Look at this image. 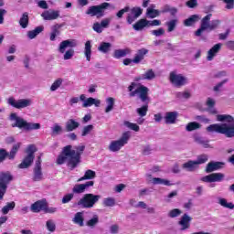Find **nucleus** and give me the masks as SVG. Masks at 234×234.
<instances>
[{
    "instance_id": "obj_32",
    "label": "nucleus",
    "mask_w": 234,
    "mask_h": 234,
    "mask_svg": "<svg viewBox=\"0 0 234 234\" xmlns=\"http://www.w3.org/2000/svg\"><path fill=\"white\" fill-rule=\"evenodd\" d=\"M72 222L73 224H77V226L83 228L85 226V218H83V212H77L74 215V218H72Z\"/></svg>"
},
{
    "instance_id": "obj_63",
    "label": "nucleus",
    "mask_w": 234,
    "mask_h": 234,
    "mask_svg": "<svg viewBox=\"0 0 234 234\" xmlns=\"http://www.w3.org/2000/svg\"><path fill=\"white\" fill-rule=\"evenodd\" d=\"M151 34L155 36V37H160V36H164V34H165V30L163 27H160L158 29L152 30Z\"/></svg>"
},
{
    "instance_id": "obj_50",
    "label": "nucleus",
    "mask_w": 234,
    "mask_h": 234,
    "mask_svg": "<svg viewBox=\"0 0 234 234\" xmlns=\"http://www.w3.org/2000/svg\"><path fill=\"white\" fill-rule=\"evenodd\" d=\"M15 207H16V202L12 201V202L6 203V205L2 208L3 215H8V212L14 210Z\"/></svg>"
},
{
    "instance_id": "obj_51",
    "label": "nucleus",
    "mask_w": 234,
    "mask_h": 234,
    "mask_svg": "<svg viewBox=\"0 0 234 234\" xmlns=\"http://www.w3.org/2000/svg\"><path fill=\"white\" fill-rule=\"evenodd\" d=\"M107 106L105 108V112L109 113L114 109V98L109 97L106 99Z\"/></svg>"
},
{
    "instance_id": "obj_36",
    "label": "nucleus",
    "mask_w": 234,
    "mask_h": 234,
    "mask_svg": "<svg viewBox=\"0 0 234 234\" xmlns=\"http://www.w3.org/2000/svg\"><path fill=\"white\" fill-rule=\"evenodd\" d=\"M197 21H200V16L198 15H192L190 17L186 18L184 21L185 27H193L195 23H197Z\"/></svg>"
},
{
    "instance_id": "obj_34",
    "label": "nucleus",
    "mask_w": 234,
    "mask_h": 234,
    "mask_svg": "<svg viewBox=\"0 0 234 234\" xmlns=\"http://www.w3.org/2000/svg\"><path fill=\"white\" fill-rule=\"evenodd\" d=\"M19 149H21V143L15 144L10 152H7L8 160H15L16 154H17V151H19Z\"/></svg>"
},
{
    "instance_id": "obj_35",
    "label": "nucleus",
    "mask_w": 234,
    "mask_h": 234,
    "mask_svg": "<svg viewBox=\"0 0 234 234\" xmlns=\"http://www.w3.org/2000/svg\"><path fill=\"white\" fill-rule=\"evenodd\" d=\"M131 50L129 48H124V49H115L113 52V58L115 59H120L122 58H125L127 54H130Z\"/></svg>"
},
{
    "instance_id": "obj_38",
    "label": "nucleus",
    "mask_w": 234,
    "mask_h": 234,
    "mask_svg": "<svg viewBox=\"0 0 234 234\" xmlns=\"http://www.w3.org/2000/svg\"><path fill=\"white\" fill-rule=\"evenodd\" d=\"M218 204L226 209H234V204L232 202H228V199L224 197H218Z\"/></svg>"
},
{
    "instance_id": "obj_24",
    "label": "nucleus",
    "mask_w": 234,
    "mask_h": 234,
    "mask_svg": "<svg viewBox=\"0 0 234 234\" xmlns=\"http://www.w3.org/2000/svg\"><path fill=\"white\" fill-rule=\"evenodd\" d=\"M194 142L197 144V145H201L204 149H211V144H209V140L206 137H202L198 134L194 135Z\"/></svg>"
},
{
    "instance_id": "obj_54",
    "label": "nucleus",
    "mask_w": 234,
    "mask_h": 234,
    "mask_svg": "<svg viewBox=\"0 0 234 234\" xmlns=\"http://www.w3.org/2000/svg\"><path fill=\"white\" fill-rule=\"evenodd\" d=\"M123 125H125V127H128V129H131V131H134L135 133H138L140 131V126H138V124L134 122L124 121Z\"/></svg>"
},
{
    "instance_id": "obj_56",
    "label": "nucleus",
    "mask_w": 234,
    "mask_h": 234,
    "mask_svg": "<svg viewBox=\"0 0 234 234\" xmlns=\"http://www.w3.org/2000/svg\"><path fill=\"white\" fill-rule=\"evenodd\" d=\"M62 84H63V79L59 78V79L56 80L52 83V85H51V87H50L51 92H54V91H56L57 90H58V89L61 87Z\"/></svg>"
},
{
    "instance_id": "obj_33",
    "label": "nucleus",
    "mask_w": 234,
    "mask_h": 234,
    "mask_svg": "<svg viewBox=\"0 0 234 234\" xmlns=\"http://www.w3.org/2000/svg\"><path fill=\"white\" fill-rule=\"evenodd\" d=\"M44 30H45V27L38 26L34 30L27 32V37L29 39H34L36 38V37L39 36V34H41V32H43Z\"/></svg>"
},
{
    "instance_id": "obj_23",
    "label": "nucleus",
    "mask_w": 234,
    "mask_h": 234,
    "mask_svg": "<svg viewBox=\"0 0 234 234\" xmlns=\"http://www.w3.org/2000/svg\"><path fill=\"white\" fill-rule=\"evenodd\" d=\"M156 78V73H154V70L148 69L144 74H142L139 77H136L134 79V81H142V80H146L147 81H152V80H154Z\"/></svg>"
},
{
    "instance_id": "obj_59",
    "label": "nucleus",
    "mask_w": 234,
    "mask_h": 234,
    "mask_svg": "<svg viewBox=\"0 0 234 234\" xmlns=\"http://www.w3.org/2000/svg\"><path fill=\"white\" fill-rule=\"evenodd\" d=\"M46 228L48 230H49L51 233H54L56 231V223H54V220L48 219L46 222Z\"/></svg>"
},
{
    "instance_id": "obj_48",
    "label": "nucleus",
    "mask_w": 234,
    "mask_h": 234,
    "mask_svg": "<svg viewBox=\"0 0 234 234\" xmlns=\"http://www.w3.org/2000/svg\"><path fill=\"white\" fill-rule=\"evenodd\" d=\"M148 111H149V105H147V104L143 105L142 107L136 109V112H137L138 116H140L141 118L147 116Z\"/></svg>"
},
{
    "instance_id": "obj_6",
    "label": "nucleus",
    "mask_w": 234,
    "mask_h": 234,
    "mask_svg": "<svg viewBox=\"0 0 234 234\" xmlns=\"http://www.w3.org/2000/svg\"><path fill=\"white\" fill-rule=\"evenodd\" d=\"M111 6V4L104 2L97 5H90L86 10V16H90V17H97V19H101V17L105 16V10H107Z\"/></svg>"
},
{
    "instance_id": "obj_11",
    "label": "nucleus",
    "mask_w": 234,
    "mask_h": 234,
    "mask_svg": "<svg viewBox=\"0 0 234 234\" xmlns=\"http://www.w3.org/2000/svg\"><path fill=\"white\" fill-rule=\"evenodd\" d=\"M8 105L14 107L15 109H25L32 105V100L30 99H19L16 100L14 97H9L7 100Z\"/></svg>"
},
{
    "instance_id": "obj_12",
    "label": "nucleus",
    "mask_w": 234,
    "mask_h": 234,
    "mask_svg": "<svg viewBox=\"0 0 234 234\" xmlns=\"http://www.w3.org/2000/svg\"><path fill=\"white\" fill-rule=\"evenodd\" d=\"M169 80L175 87H184L187 83V78L182 74H176L175 71L170 73Z\"/></svg>"
},
{
    "instance_id": "obj_16",
    "label": "nucleus",
    "mask_w": 234,
    "mask_h": 234,
    "mask_svg": "<svg viewBox=\"0 0 234 234\" xmlns=\"http://www.w3.org/2000/svg\"><path fill=\"white\" fill-rule=\"evenodd\" d=\"M211 14L207 15L205 17L201 20V26L195 32L196 37H200L202 34L205 32V30H209V21H211Z\"/></svg>"
},
{
    "instance_id": "obj_19",
    "label": "nucleus",
    "mask_w": 234,
    "mask_h": 234,
    "mask_svg": "<svg viewBox=\"0 0 234 234\" xmlns=\"http://www.w3.org/2000/svg\"><path fill=\"white\" fill-rule=\"evenodd\" d=\"M226 163L218 161H211L206 166V173H214V171H219V169H224Z\"/></svg>"
},
{
    "instance_id": "obj_53",
    "label": "nucleus",
    "mask_w": 234,
    "mask_h": 234,
    "mask_svg": "<svg viewBox=\"0 0 234 234\" xmlns=\"http://www.w3.org/2000/svg\"><path fill=\"white\" fill-rule=\"evenodd\" d=\"M209 160V155L203 154L197 156V160L195 161L197 167L198 165H202V164H206Z\"/></svg>"
},
{
    "instance_id": "obj_2",
    "label": "nucleus",
    "mask_w": 234,
    "mask_h": 234,
    "mask_svg": "<svg viewBox=\"0 0 234 234\" xmlns=\"http://www.w3.org/2000/svg\"><path fill=\"white\" fill-rule=\"evenodd\" d=\"M217 121L222 123H214L207 127V133H218L225 138H234V117L229 114H218Z\"/></svg>"
},
{
    "instance_id": "obj_57",
    "label": "nucleus",
    "mask_w": 234,
    "mask_h": 234,
    "mask_svg": "<svg viewBox=\"0 0 234 234\" xmlns=\"http://www.w3.org/2000/svg\"><path fill=\"white\" fill-rule=\"evenodd\" d=\"M176 98L178 100H189L191 93L189 91H179L176 93Z\"/></svg>"
},
{
    "instance_id": "obj_44",
    "label": "nucleus",
    "mask_w": 234,
    "mask_h": 234,
    "mask_svg": "<svg viewBox=\"0 0 234 234\" xmlns=\"http://www.w3.org/2000/svg\"><path fill=\"white\" fill-rule=\"evenodd\" d=\"M160 16V11L158 9L147 8L146 9V17L148 19H154Z\"/></svg>"
},
{
    "instance_id": "obj_60",
    "label": "nucleus",
    "mask_w": 234,
    "mask_h": 234,
    "mask_svg": "<svg viewBox=\"0 0 234 234\" xmlns=\"http://www.w3.org/2000/svg\"><path fill=\"white\" fill-rule=\"evenodd\" d=\"M94 130V125L89 124L84 126L82 129L81 136H87V134H90L91 131Z\"/></svg>"
},
{
    "instance_id": "obj_9",
    "label": "nucleus",
    "mask_w": 234,
    "mask_h": 234,
    "mask_svg": "<svg viewBox=\"0 0 234 234\" xmlns=\"http://www.w3.org/2000/svg\"><path fill=\"white\" fill-rule=\"evenodd\" d=\"M14 180V176L10 172H1L0 173V200H3L6 189H8V184Z\"/></svg>"
},
{
    "instance_id": "obj_5",
    "label": "nucleus",
    "mask_w": 234,
    "mask_h": 234,
    "mask_svg": "<svg viewBox=\"0 0 234 234\" xmlns=\"http://www.w3.org/2000/svg\"><path fill=\"white\" fill-rule=\"evenodd\" d=\"M136 82H132L131 85L128 87V90L130 92L129 96L131 98H134L136 94H138L140 100L142 101H147L149 100V88L144 85H140L136 90L134 88L137 86Z\"/></svg>"
},
{
    "instance_id": "obj_52",
    "label": "nucleus",
    "mask_w": 234,
    "mask_h": 234,
    "mask_svg": "<svg viewBox=\"0 0 234 234\" xmlns=\"http://www.w3.org/2000/svg\"><path fill=\"white\" fill-rule=\"evenodd\" d=\"M200 127H201L200 123H198L197 122H189L188 124H186V130L188 133H191L192 131H197V129H200Z\"/></svg>"
},
{
    "instance_id": "obj_27",
    "label": "nucleus",
    "mask_w": 234,
    "mask_h": 234,
    "mask_svg": "<svg viewBox=\"0 0 234 234\" xmlns=\"http://www.w3.org/2000/svg\"><path fill=\"white\" fill-rule=\"evenodd\" d=\"M222 48V44L218 43L214 45L207 52V61H212V59L220 52V49Z\"/></svg>"
},
{
    "instance_id": "obj_41",
    "label": "nucleus",
    "mask_w": 234,
    "mask_h": 234,
    "mask_svg": "<svg viewBox=\"0 0 234 234\" xmlns=\"http://www.w3.org/2000/svg\"><path fill=\"white\" fill-rule=\"evenodd\" d=\"M98 224H100V216H98V214H94L93 217L86 222V226L91 229L96 228Z\"/></svg>"
},
{
    "instance_id": "obj_29",
    "label": "nucleus",
    "mask_w": 234,
    "mask_h": 234,
    "mask_svg": "<svg viewBox=\"0 0 234 234\" xmlns=\"http://www.w3.org/2000/svg\"><path fill=\"white\" fill-rule=\"evenodd\" d=\"M80 127V122L74 119H69L65 123V130L67 133H72Z\"/></svg>"
},
{
    "instance_id": "obj_31",
    "label": "nucleus",
    "mask_w": 234,
    "mask_h": 234,
    "mask_svg": "<svg viewBox=\"0 0 234 234\" xmlns=\"http://www.w3.org/2000/svg\"><path fill=\"white\" fill-rule=\"evenodd\" d=\"M182 169H185V171H188L189 173H193V171H197V169H198V166L196 161L189 160L182 165Z\"/></svg>"
},
{
    "instance_id": "obj_26",
    "label": "nucleus",
    "mask_w": 234,
    "mask_h": 234,
    "mask_svg": "<svg viewBox=\"0 0 234 234\" xmlns=\"http://www.w3.org/2000/svg\"><path fill=\"white\" fill-rule=\"evenodd\" d=\"M65 27V23L62 24H55L51 27V33L49 39L50 41H56V37L61 34V31H59V28H63Z\"/></svg>"
},
{
    "instance_id": "obj_39",
    "label": "nucleus",
    "mask_w": 234,
    "mask_h": 234,
    "mask_svg": "<svg viewBox=\"0 0 234 234\" xmlns=\"http://www.w3.org/2000/svg\"><path fill=\"white\" fill-rule=\"evenodd\" d=\"M111 48H112V44L110 42H101L98 47L99 52H102V54H108V52H111Z\"/></svg>"
},
{
    "instance_id": "obj_18",
    "label": "nucleus",
    "mask_w": 234,
    "mask_h": 234,
    "mask_svg": "<svg viewBox=\"0 0 234 234\" xmlns=\"http://www.w3.org/2000/svg\"><path fill=\"white\" fill-rule=\"evenodd\" d=\"M78 47V40L76 39H67L60 42L58 47V52L60 54H65L67 48H74Z\"/></svg>"
},
{
    "instance_id": "obj_45",
    "label": "nucleus",
    "mask_w": 234,
    "mask_h": 234,
    "mask_svg": "<svg viewBox=\"0 0 234 234\" xmlns=\"http://www.w3.org/2000/svg\"><path fill=\"white\" fill-rule=\"evenodd\" d=\"M176 25H178L177 18L165 22V27H167V32H174V30L176 28Z\"/></svg>"
},
{
    "instance_id": "obj_64",
    "label": "nucleus",
    "mask_w": 234,
    "mask_h": 234,
    "mask_svg": "<svg viewBox=\"0 0 234 234\" xmlns=\"http://www.w3.org/2000/svg\"><path fill=\"white\" fill-rule=\"evenodd\" d=\"M72 198H74V194H73V192L65 195V196L62 197L61 202H62V204H69V202H70V200H72Z\"/></svg>"
},
{
    "instance_id": "obj_30",
    "label": "nucleus",
    "mask_w": 234,
    "mask_h": 234,
    "mask_svg": "<svg viewBox=\"0 0 234 234\" xmlns=\"http://www.w3.org/2000/svg\"><path fill=\"white\" fill-rule=\"evenodd\" d=\"M101 104V101L100 100L90 97L86 99V101H84V102L82 103V107L84 109H87V107H92V105H95V107H100Z\"/></svg>"
},
{
    "instance_id": "obj_7",
    "label": "nucleus",
    "mask_w": 234,
    "mask_h": 234,
    "mask_svg": "<svg viewBox=\"0 0 234 234\" xmlns=\"http://www.w3.org/2000/svg\"><path fill=\"white\" fill-rule=\"evenodd\" d=\"M131 138V133L125 132L122 133V137L118 140L112 141L108 146L109 151L111 153H118L123 147L126 145V144L129 143V140Z\"/></svg>"
},
{
    "instance_id": "obj_15",
    "label": "nucleus",
    "mask_w": 234,
    "mask_h": 234,
    "mask_svg": "<svg viewBox=\"0 0 234 234\" xmlns=\"http://www.w3.org/2000/svg\"><path fill=\"white\" fill-rule=\"evenodd\" d=\"M226 176L222 173H212L208 176L201 177V182H206L207 184H213V182H222Z\"/></svg>"
},
{
    "instance_id": "obj_25",
    "label": "nucleus",
    "mask_w": 234,
    "mask_h": 234,
    "mask_svg": "<svg viewBox=\"0 0 234 234\" xmlns=\"http://www.w3.org/2000/svg\"><path fill=\"white\" fill-rule=\"evenodd\" d=\"M147 54H149V49H147V48L138 49L137 53L135 54L133 59V63L138 64L141 61H144V59H145V56H147Z\"/></svg>"
},
{
    "instance_id": "obj_20",
    "label": "nucleus",
    "mask_w": 234,
    "mask_h": 234,
    "mask_svg": "<svg viewBox=\"0 0 234 234\" xmlns=\"http://www.w3.org/2000/svg\"><path fill=\"white\" fill-rule=\"evenodd\" d=\"M41 17L44 19V21H54L59 17V10H45L42 12Z\"/></svg>"
},
{
    "instance_id": "obj_28",
    "label": "nucleus",
    "mask_w": 234,
    "mask_h": 234,
    "mask_svg": "<svg viewBox=\"0 0 234 234\" xmlns=\"http://www.w3.org/2000/svg\"><path fill=\"white\" fill-rule=\"evenodd\" d=\"M176 118H178V112H168L165 113V122L167 125H173L176 123Z\"/></svg>"
},
{
    "instance_id": "obj_46",
    "label": "nucleus",
    "mask_w": 234,
    "mask_h": 234,
    "mask_svg": "<svg viewBox=\"0 0 234 234\" xmlns=\"http://www.w3.org/2000/svg\"><path fill=\"white\" fill-rule=\"evenodd\" d=\"M104 207H114L116 206V199L114 197H106L102 201Z\"/></svg>"
},
{
    "instance_id": "obj_62",
    "label": "nucleus",
    "mask_w": 234,
    "mask_h": 234,
    "mask_svg": "<svg viewBox=\"0 0 234 234\" xmlns=\"http://www.w3.org/2000/svg\"><path fill=\"white\" fill-rule=\"evenodd\" d=\"M160 25H162V21L158 19H154V20L146 19V27H160Z\"/></svg>"
},
{
    "instance_id": "obj_61",
    "label": "nucleus",
    "mask_w": 234,
    "mask_h": 234,
    "mask_svg": "<svg viewBox=\"0 0 234 234\" xmlns=\"http://www.w3.org/2000/svg\"><path fill=\"white\" fill-rule=\"evenodd\" d=\"M8 158V152L5 148H0V164Z\"/></svg>"
},
{
    "instance_id": "obj_42",
    "label": "nucleus",
    "mask_w": 234,
    "mask_h": 234,
    "mask_svg": "<svg viewBox=\"0 0 234 234\" xmlns=\"http://www.w3.org/2000/svg\"><path fill=\"white\" fill-rule=\"evenodd\" d=\"M96 176V172L93 170H87L84 173V176L78 179V182H83V180H93V178Z\"/></svg>"
},
{
    "instance_id": "obj_49",
    "label": "nucleus",
    "mask_w": 234,
    "mask_h": 234,
    "mask_svg": "<svg viewBox=\"0 0 234 234\" xmlns=\"http://www.w3.org/2000/svg\"><path fill=\"white\" fill-rule=\"evenodd\" d=\"M63 133V127L61 125L55 123L53 127H51V136H58Z\"/></svg>"
},
{
    "instance_id": "obj_14",
    "label": "nucleus",
    "mask_w": 234,
    "mask_h": 234,
    "mask_svg": "<svg viewBox=\"0 0 234 234\" xmlns=\"http://www.w3.org/2000/svg\"><path fill=\"white\" fill-rule=\"evenodd\" d=\"M145 176L147 184H153L154 186H173L167 179L153 177V175L151 174H146Z\"/></svg>"
},
{
    "instance_id": "obj_55",
    "label": "nucleus",
    "mask_w": 234,
    "mask_h": 234,
    "mask_svg": "<svg viewBox=\"0 0 234 234\" xmlns=\"http://www.w3.org/2000/svg\"><path fill=\"white\" fill-rule=\"evenodd\" d=\"M141 154L143 156H149V154H153V146L151 144H146L142 147Z\"/></svg>"
},
{
    "instance_id": "obj_47",
    "label": "nucleus",
    "mask_w": 234,
    "mask_h": 234,
    "mask_svg": "<svg viewBox=\"0 0 234 234\" xmlns=\"http://www.w3.org/2000/svg\"><path fill=\"white\" fill-rule=\"evenodd\" d=\"M19 25L22 28H27L28 27V13H23L19 20Z\"/></svg>"
},
{
    "instance_id": "obj_22",
    "label": "nucleus",
    "mask_w": 234,
    "mask_h": 234,
    "mask_svg": "<svg viewBox=\"0 0 234 234\" xmlns=\"http://www.w3.org/2000/svg\"><path fill=\"white\" fill-rule=\"evenodd\" d=\"M47 206V200L42 199L33 203L30 207L32 213H41V211L45 212V207Z\"/></svg>"
},
{
    "instance_id": "obj_21",
    "label": "nucleus",
    "mask_w": 234,
    "mask_h": 234,
    "mask_svg": "<svg viewBox=\"0 0 234 234\" xmlns=\"http://www.w3.org/2000/svg\"><path fill=\"white\" fill-rule=\"evenodd\" d=\"M191 220L193 218L187 214H184L181 217V219L178 221V224L181 226L180 231H186L191 228Z\"/></svg>"
},
{
    "instance_id": "obj_58",
    "label": "nucleus",
    "mask_w": 234,
    "mask_h": 234,
    "mask_svg": "<svg viewBox=\"0 0 234 234\" xmlns=\"http://www.w3.org/2000/svg\"><path fill=\"white\" fill-rule=\"evenodd\" d=\"M180 215H182L180 208H174L167 213L169 218H176V217H180Z\"/></svg>"
},
{
    "instance_id": "obj_13",
    "label": "nucleus",
    "mask_w": 234,
    "mask_h": 234,
    "mask_svg": "<svg viewBox=\"0 0 234 234\" xmlns=\"http://www.w3.org/2000/svg\"><path fill=\"white\" fill-rule=\"evenodd\" d=\"M128 12L126 21L128 25H133V23L144 14V9H142V7H133Z\"/></svg>"
},
{
    "instance_id": "obj_40",
    "label": "nucleus",
    "mask_w": 234,
    "mask_h": 234,
    "mask_svg": "<svg viewBox=\"0 0 234 234\" xmlns=\"http://www.w3.org/2000/svg\"><path fill=\"white\" fill-rule=\"evenodd\" d=\"M145 27H147V22L145 18H142L133 25V30H136V32H140V30H144Z\"/></svg>"
},
{
    "instance_id": "obj_10",
    "label": "nucleus",
    "mask_w": 234,
    "mask_h": 234,
    "mask_svg": "<svg viewBox=\"0 0 234 234\" xmlns=\"http://www.w3.org/2000/svg\"><path fill=\"white\" fill-rule=\"evenodd\" d=\"M41 156L42 154L37 156L35 162V166L33 168V177H32L33 182H41L45 180V177L43 176V168L41 167V162H42Z\"/></svg>"
},
{
    "instance_id": "obj_8",
    "label": "nucleus",
    "mask_w": 234,
    "mask_h": 234,
    "mask_svg": "<svg viewBox=\"0 0 234 234\" xmlns=\"http://www.w3.org/2000/svg\"><path fill=\"white\" fill-rule=\"evenodd\" d=\"M37 151L35 145L30 144L26 153H27V156L23 159L22 163L18 165L19 169H28L32 164H34V158L36 155L34 154Z\"/></svg>"
},
{
    "instance_id": "obj_43",
    "label": "nucleus",
    "mask_w": 234,
    "mask_h": 234,
    "mask_svg": "<svg viewBox=\"0 0 234 234\" xmlns=\"http://www.w3.org/2000/svg\"><path fill=\"white\" fill-rule=\"evenodd\" d=\"M215 100L211 98H207V112L210 114H218V112H217V109H215Z\"/></svg>"
},
{
    "instance_id": "obj_1",
    "label": "nucleus",
    "mask_w": 234,
    "mask_h": 234,
    "mask_svg": "<svg viewBox=\"0 0 234 234\" xmlns=\"http://www.w3.org/2000/svg\"><path fill=\"white\" fill-rule=\"evenodd\" d=\"M85 151V145L74 146L66 145L62 148L60 154L57 158L58 165H63L67 162L68 167L70 171H74L80 164H81V154Z\"/></svg>"
},
{
    "instance_id": "obj_17",
    "label": "nucleus",
    "mask_w": 234,
    "mask_h": 234,
    "mask_svg": "<svg viewBox=\"0 0 234 234\" xmlns=\"http://www.w3.org/2000/svg\"><path fill=\"white\" fill-rule=\"evenodd\" d=\"M94 186V181H87L84 184H77L72 188L73 195H81L85 193L89 187H92Z\"/></svg>"
},
{
    "instance_id": "obj_4",
    "label": "nucleus",
    "mask_w": 234,
    "mask_h": 234,
    "mask_svg": "<svg viewBox=\"0 0 234 234\" xmlns=\"http://www.w3.org/2000/svg\"><path fill=\"white\" fill-rule=\"evenodd\" d=\"M100 198H101V195H94L90 193L84 194L77 202V206H79V207H82V209H92V207L100 202Z\"/></svg>"
},
{
    "instance_id": "obj_37",
    "label": "nucleus",
    "mask_w": 234,
    "mask_h": 234,
    "mask_svg": "<svg viewBox=\"0 0 234 234\" xmlns=\"http://www.w3.org/2000/svg\"><path fill=\"white\" fill-rule=\"evenodd\" d=\"M84 56L87 61H90V56H92V45L90 44V40H88L85 43Z\"/></svg>"
},
{
    "instance_id": "obj_3",
    "label": "nucleus",
    "mask_w": 234,
    "mask_h": 234,
    "mask_svg": "<svg viewBox=\"0 0 234 234\" xmlns=\"http://www.w3.org/2000/svg\"><path fill=\"white\" fill-rule=\"evenodd\" d=\"M9 120L15 122L11 126L23 129L24 131H37L41 129V124L38 122H28L25 119L17 116V113H11Z\"/></svg>"
}]
</instances>
